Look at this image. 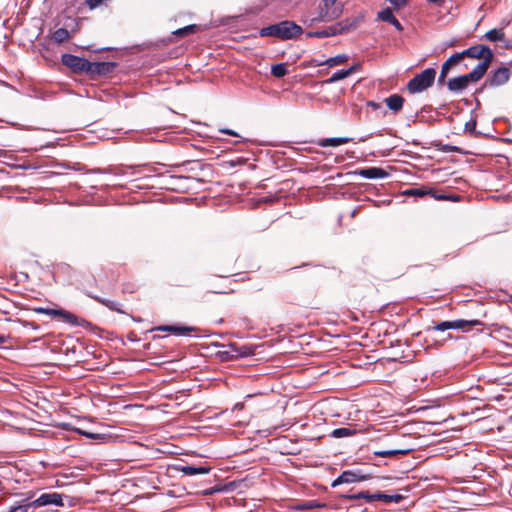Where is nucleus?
Instances as JSON below:
<instances>
[{
    "label": "nucleus",
    "mask_w": 512,
    "mask_h": 512,
    "mask_svg": "<svg viewBox=\"0 0 512 512\" xmlns=\"http://www.w3.org/2000/svg\"><path fill=\"white\" fill-rule=\"evenodd\" d=\"M344 30L345 28L341 26V23H338L336 26H331L323 30L308 32L307 37L326 38L335 36Z\"/></svg>",
    "instance_id": "nucleus-10"
},
{
    "label": "nucleus",
    "mask_w": 512,
    "mask_h": 512,
    "mask_svg": "<svg viewBox=\"0 0 512 512\" xmlns=\"http://www.w3.org/2000/svg\"><path fill=\"white\" fill-rule=\"evenodd\" d=\"M355 481H357V475L353 472L345 471L333 481L332 486L336 487L342 483H353Z\"/></svg>",
    "instance_id": "nucleus-20"
},
{
    "label": "nucleus",
    "mask_w": 512,
    "mask_h": 512,
    "mask_svg": "<svg viewBox=\"0 0 512 512\" xmlns=\"http://www.w3.org/2000/svg\"><path fill=\"white\" fill-rule=\"evenodd\" d=\"M355 430L348 427L336 428L331 432L333 438H345L355 434Z\"/></svg>",
    "instance_id": "nucleus-24"
},
{
    "label": "nucleus",
    "mask_w": 512,
    "mask_h": 512,
    "mask_svg": "<svg viewBox=\"0 0 512 512\" xmlns=\"http://www.w3.org/2000/svg\"><path fill=\"white\" fill-rule=\"evenodd\" d=\"M385 102L389 109H391L394 112H398L403 107L404 98L398 94H393L386 98Z\"/></svg>",
    "instance_id": "nucleus-16"
},
{
    "label": "nucleus",
    "mask_w": 512,
    "mask_h": 512,
    "mask_svg": "<svg viewBox=\"0 0 512 512\" xmlns=\"http://www.w3.org/2000/svg\"><path fill=\"white\" fill-rule=\"evenodd\" d=\"M464 57L483 59L476 67H482L481 73L485 74L493 60L492 50L485 45H475L463 51Z\"/></svg>",
    "instance_id": "nucleus-5"
},
{
    "label": "nucleus",
    "mask_w": 512,
    "mask_h": 512,
    "mask_svg": "<svg viewBox=\"0 0 512 512\" xmlns=\"http://www.w3.org/2000/svg\"><path fill=\"white\" fill-rule=\"evenodd\" d=\"M47 505L63 506L62 495L59 493H44L40 495L36 500L29 503L31 507H42Z\"/></svg>",
    "instance_id": "nucleus-8"
},
{
    "label": "nucleus",
    "mask_w": 512,
    "mask_h": 512,
    "mask_svg": "<svg viewBox=\"0 0 512 512\" xmlns=\"http://www.w3.org/2000/svg\"><path fill=\"white\" fill-rule=\"evenodd\" d=\"M484 39L489 42H502L505 40V33L502 28H494L485 33Z\"/></svg>",
    "instance_id": "nucleus-18"
},
{
    "label": "nucleus",
    "mask_w": 512,
    "mask_h": 512,
    "mask_svg": "<svg viewBox=\"0 0 512 512\" xmlns=\"http://www.w3.org/2000/svg\"><path fill=\"white\" fill-rule=\"evenodd\" d=\"M452 65L449 64L448 60H446L443 65H442V70L443 72H449L450 69H451Z\"/></svg>",
    "instance_id": "nucleus-38"
},
{
    "label": "nucleus",
    "mask_w": 512,
    "mask_h": 512,
    "mask_svg": "<svg viewBox=\"0 0 512 512\" xmlns=\"http://www.w3.org/2000/svg\"><path fill=\"white\" fill-rule=\"evenodd\" d=\"M105 0H86V4L90 9H95L100 6Z\"/></svg>",
    "instance_id": "nucleus-34"
},
{
    "label": "nucleus",
    "mask_w": 512,
    "mask_h": 512,
    "mask_svg": "<svg viewBox=\"0 0 512 512\" xmlns=\"http://www.w3.org/2000/svg\"><path fill=\"white\" fill-rule=\"evenodd\" d=\"M271 73L276 78H281V77L285 76L288 73L286 64L279 63L276 65H273L271 68Z\"/></svg>",
    "instance_id": "nucleus-25"
},
{
    "label": "nucleus",
    "mask_w": 512,
    "mask_h": 512,
    "mask_svg": "<svg viewBox=\"0 0 512 512\" xmlns=\"http://www.w3.org/2000/svg\"><path fill=\"white\" fill-rule=\"evenodd\" d=\"M453 321H443L436 324L433 329L437 331H446L448 329H453Z\"/></svg>",
    "instance_id": "nucleus-28"
},
{
    "label": "nucleus",
    "mask_w": 512,
    "mask_h": 512,
    "mask_svg": "<svg viewBox=\"0 0 512 512\" xmlns=\"http://www.w3.org/2000/svg\"><path fill=\"white\" fill-rule=\"evenodd\" d=\"M69 32L65 28H59L53 33V40L57 43H62L69 39Z\"/></svg>",
    "instance_id": "nucleus-26"
},
{
    "label": "nucleus",
    "mask_w": 512,
    "mask_h": 512,
    "mask_svg": "<svg viewBox=\"0 0 512 512\" xmlns=\"http://www.w3.org/2000/svg\"><path fill=\"white\" fill-rule=\"evenodd\" d=\"M378 17L385 22L392 24L398 31H402L401 23L394 17L390 8L383 9L378 13Z\"/></svg>",
    "instance_id": "nucleus-13"
},
{
    "label": "nucleus",
    "mask_w": 512,
    "mask_h": 512,
    "mask_svg": "<svg viewBox=\"0 0 512 512\" xmlns=\"http://www.w3.org/2000/svg\"><path fill=\"white\" fill-rule=\"evenodd\" d=\"M220 132L231 135V136H235V137L239 136L237 132L230 130V129H222V130H220Z\"/></svg>",
    "instance_id": "nucleus-37"
},
{
    "label": "nucleus",
    "mask_w": 512,
    "mask_h": 512,
    "mask_svg": "<svg viewBox=\"0 0 512 512\" xmlns=\"http://www.w3.org/2000/svg\"><path fill=\"white\" fill-rule=\"evenodd\" d=\"M184 475L194 476L197 474H207L210 472L211 468L209 466H194V465H184L179 469Z\"/></svg>",
    "instance_id": "nucleus-14"
},
{
    "label": "nucleus",
    "mask_w": 512,
    "mask_h": 512,
    "mask_svg": "<svg viewBox=\"0 0 512 512\" xmlns=\"http://www.w3.org/2000/svg\"><path fill=\"white\" fill-rule=\"evenodd\" d=\"M62 63L74 72H83L90 69L89 61L71 54H64L62 56Z\"/></svg>",
    "instance_id": "nucleus-7"
},
{
    "label": "nucleus",
    "mask_w": 512,
    "mask_h": 512,
    "mask_svg": "<svg viewBox=\"0 0 512 512\" xmlns=\"http://www.w3.org/2000/svg\"><path fill=\"white\" fill-rule=\"evenodd\" d=\"M511 77V72L509 68L507 67H500L497 70H495L491 76L486 80V83L489 86L497 87L504 85L509 81Z\"/></svg>",
    "instance_id": "nucleus-9"
},
{
    "label": "nucleus",
    "mask_w": 512,
    "mask_h": 512,
    "mask_svg": "<svg viewBox=\"0 0 512 512\" xmlns=\"http://www.w3.org/2000/svg\"><path fill=\"white\" fill-rule=\"evenodd\" d=\"M411 451H413L412 447L403 446V447H398V448L390 449V450L375 451L374 455L379 456V457H398V456L407 455Z\"/></svg>",
    "instance_id": "nucleus-11"
},
{
    "label": "nucleus",
    "mask_w": 512,
    "mask_h": 512,
    "mask_svg": "<svg viewBox=\"0 0 512 512\" xmlns=\"http://www.w3.org/2000/svg\"><path fill=\"white\" fill-rule=\"evenodd\" d=\"M158 331L171 332L175 335H186L190 332L195 331L194 327L183 326V325H165L156 328Z\"/></svg>",
    "instance_id": "nucleus-12"
},
{
    "label": "nucleus",
    "mask_w": 512,
    "mask_h": 512,
    "mask_svg": "<svg viewBox=\"0 0 512 512\" xmlns=\"http://www.w3.org/2000/svg\"><path fill=\"white\" fill-rule=\"evenodd\" d=\"M435 77L436 70L427 68L408 82L407 89L412 94L421 93L433 85Z\"/></svg>",
    "instance_id": "nucleus-3"
},
{
    "label": "nucleus",
    "mask_w": 512,
    "mask_h": 512,
    "mask_svg": "<svg viewBox=\"0 0 512 512\" xmlns=\"http://www.w3.org/2000/svg\"><path fill=\"white\" fill-rule=\"evenodd\" d=\"M78 432L88 438H92V439H102L103 436L101 434H94V433H89V432H85V431H82V430H78Z\"/></svg>",
    "instance_id": "nucleus-35"
},
{
    "label": "nucleus",
    "mask_w": 512,
    "mask_h": 512,
    "mask_svg": "<svg viewBox=\"0 0 512 512\" xmlns=\"http://www.w3.org/2000/svg\"><path fill=\"white\" fill-rule=\"evenodd\" d=\"M464 58L465 57H464V54H463V51H462L460 53L453 54L447 60H448L449 64L454 66V65L458 64L460 61H462Z\"/></svg>",
    "instance_id": "nucleus-30"
},
{
    "label": "nucleus",
    "mask_w": 512,
    "mask_h": 512,
    "mask_svg": "<svg viewBox=\"0 0 512 512\" xmlns=\"http://www.w3.org/2000/svg\"><path fill=\"white\" fill-rule=\"evenodd\" d=\"M302 28L293 21H282L278 24H273L264 27L260 30L259 34L262 37H278L283 40L293 39L301 35Z\"/></svg>",
    "instance_id": "nucleus-1"
},
{
    "label": "nucleus",
    "mask_w": 512,
    "mask_h": 512,
    "mask_svg": "<svg viewBox=\"0 0 512 512\" xmlns=\"http://www.w3.org/2000/svg\"><path fill=\"white\" fill-rule=\"evenodd\" d=\"M430 190L422 189V188H411L405 191V195L416 196V197H424L430 194Z\"/></svg>",
    "instance_id": "nucleus-27"
},
{
    "label": "nucleus",
    "mask_w": 512,
    "mask_h": 512,
    "mask_svg": "<svg viewBox=\"0 0 512 512\" xmlns=\"http://www.w3.org/2000/svg\"><path fill=\"white\" fill-rule=\"evenodd\" d=\"M348 60V56L345 54H340L335 57L328 58L327 60L318 63L317 65H327L329 67L337 66L345 63Z\"/></svg>",
    "instance_id": "nucleus-23"
},
{
    "label": "nucleus",
    "mask_w": 512,
    "mask_h": 512,
    "mask_svg": "<svg viewBox=\"0 0 512 512\" xmlns=\"http://www.w3.org/2000/svg\"><path fill=\"white\" fill-rule=\"evenodd\" d=\"M196 29V25H189V26H186L184 28H181V29H178L175 34L176 35H184V34H187V33H190V32H194Z\"/></svg>",
    "instance_id": "nucleus-32"
},
{
    "label": "nucleus",
    "mask_w": 512,
    "mask_h": 512,
    "mask_svg": "<svg viewBox=\"0 0 512 512\" xmlns=\"http://www.w3.org/2000/svg\"><path fill=\"white\" fill-rule=\"evenodd\" d=\"M447 74H448V72H443V70L441 69V73H440V77H439V82L444 81V79H445Z\"/></svg>",
    "instance_id": "nucleus-39"
},
{
    "label": "nucleus",
    "mask_w": 512,
    "mask_h": 512,
    "mask_svg": "<svg viewBox=\"0 0 512 512\" xmlns=\"http://www.w3.org/2000/svg\"><path fill=\"white\" fill-rule=\"evenodd\" d=\"M29 504L27 505H17L12 507L8 512H27L29 508Z\"/></svg>",
    "instance_id": "nucleus-33"
},
{
    "label": "nucleus",
    "mask_w": 512,
    "mask_h": 512,
    "mask_svg": "<svg viewBox=\"0 0 512 512\" xmlns=\"http://www.w3.org/2000/svg\"><path fill=\"white\" fill-rule=\"evenodd\" d=\"M348 141H349L348 138H342V137L325 138V139L320 140L318 144L321 147H329V146L335 147V146L346 144Z\"/></svg>",
    "instance_id": "nucleus-22"
},
{
    "label": "nucleus",
    "mask_w": 512,
    "mask_h": 512,
    "mask_svg": "<svg viewBox=\"0 0 512 512\" xmlns=\"http://www.w3.org/2000/svg\"><path fill=\"white\" fill-rule=\"evenodd\" d=\"M242 407H243V404L237 403V404L234 406L233 410L241 409Z\"/></svg>",
    "instance_id": "nucleus-42"
},
{
    "label": "nucleus",
    "mask_w": 512,
    "mask_h": 512,
    "mask_svg": "<svg viewBox=\"0 0 512 512\" xmlns=\"http://www.w3.org/2000/svg\"><path fill=\"white\" fill-rule=\"evenodd\" d=\"M481 70L482 67H475L471 72L465 75L450 79L447 83L448 89L456 93L462 92L470 83H475L484 76Z\"/></svg>",
    "instance_id": "nucleus-4"
},
{
    "label": "nucleus",
    "mask_w": 512,
    "mask_h": 512,
    "mask_svg": "<svg viewBox=\"0 0 512 512\" xmlns=\"http://www.w3.org/2000/svg\"><path fill=\"white\" fill-rule=\"evenodd\" d=\"M373 498H375V501L379 500V501H383L385 503H392V502L399 503L403 499V496H401L399 494L389 495V494L379 492V493H374Z\"/></svg>",
    "instance_id": "nucleus-21"
},
{
    "label": "nucleus",
    "mask_w": 512,
    "mask_h": 512,
    "mask_svg": "<svg viewBox=\"0 0 512 512\" xmlns=\"http://www.w3.org/2000/svg\"><path fill=\"white\" fill-rule=\"evenodd\" d=\"M94 299L96 301H98L99 303L103 304L104 306L108 307L109 309L111 310H116L118 311L119 309L116 307V303L111 301V300H107V299H102L100 297H94Z\"/></svg>",
    "instance_id": "nucleus-29"
},
{
    "label": "nucleus",
    "mask_w": 512,
    "mask_h": 512,
    "mask_svg": "<svg viewBox=\"0 0 512 512\" xmlns=\"http://www.w3.org/2000/svg\"><path fill=\"white\" fill-rule=\"evenodd\" d=\"M368 105L373 107L374 109H377L379 107V104H377L375 102H369Z\"/></svg>",
    "instance_id": "nucleus-40"
},
{
    "label": "nucleus",
    "mask_w": 512,
    "mask_h": 512,
    "mask_svg": "<svg viewBox=\"0 0 512 512\" xmlns=\"http://www.w3.org/2000/svg\"><path fill=\"white\" fill-rule=\"evenodd\" d=\"M354 498L365 499L367 502L375 501V498H373V494H370L369 492H360L357 495H355Z\"/></svg>",
    "instance_id": "nucleus-31"
},
{
    "label": "nucleus",
    "mask_w": 512,
    "mask_h": 512,
    "mask_svg": "<svg viewBox=\"0 0 512 512\" xmlns=\"http://www.w3.org/2000/svg\"><path fill=\"white\" fill-rule=\"evenodd\" d=\"M358 67H359V65H353V66H351L350 68H348L346 70L337 71L329 79H327L325 81V83L332 84V83H335V82H337L339 80L347 78L350 75H352L358 69Z\"/></svg>",
    "instance_id": "nucleus-15"
},
{
    "label": "nucleus",
    "mask_w": 512,
    "mask_h": 512,
    "mask_svg": "<svg viewBox=\"0 0 512 512\" xmlns=\"http://www.w3.org/2000/svg\"><path fill=\"white\" fill-rule=\"evenodd\" d=\"M33 311L38 314H45V315H48L51 317H59L62 319V321L72 324V325L78 324L77 316L69 311L64 310V309L35 307V308H33Z\"/></svg>",
    "instance_id": "nucleus-6"
},
{
    "label": "nucleus",
    "mask_w": 512,
    "mask_h": 512,
    "mask_svg": "<svg viewBox=\"0 0 512 512\" xmlns=\"http://www.w3.org/2000/svg\"><path fill=\"white\" fill-rule=\"evenodd\" d=\"M342 8L337 5L335 0H323V5L319 8L317 16L306 17L304 23L312 26L316 22H330L340 17Z\"/></svg>",
    "instance_id": "nucleus-2"
},
{
    "label": "nucleus",
    "mask_w": 512,
    "mask_h": 512,
    "mask_svg": "<svg viewBox=\"0 0 512 512\" xmlns=\"http://www.w3.org/2000/svg\"><path fill=\"white\" fill-rule=\"evenodd\" d=\"M453 329L462 330V331H469L474 326H479L482 323L479 320H463L458 319L453 321Z\"/></svg>",
    "instance_id": "nucleus-17"
},
{
    "label": "nucleus",
    "mask_w": 512,
    "mask_h": 512,
    "mask_svg": "<svg viewBox=\"0 0 512 512\" xmlns=\"http://www.w3.org/2000/svg\"><path fill=\"white\" fill-rule=\"evenodd\" d=\"M396 8H401L406 5L407 0H388Z\"/></svg>",
    "instance_id": "nucleus-36"
},
{
    "label": "nucleus",
    "mask_w": 512,
    "mask_h": 512,
    "mask_svg": "<svg viewBox=\"0 0 512 512\" xmlns=\"http://www.w3.org/2000/svg\"><path fill=\"white\" fill-rule=\"evenodd\" d=\"M360 174L368 179L383 178L384 176L387 175V173L383 169L376 167L361 170Z\"/></svg>",
    "instance_id": "nucleus-19"
},
{
    "label": "nucleus",
    "mask_w": 512,
    "mask_h": 512,
    "mask_svg": "<svg viewBox=\"0 0 512 512\" xmlns=\"http://www.w3.org/2000/svg\"><path fill=\"white\" fill-rule=\"evenodd\" d=\"M6 342V337L4 335H0V345Z\"/></svg>",
    "instance_id": "nucleus-41"
}]
</instances>
